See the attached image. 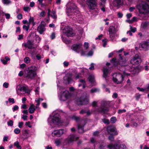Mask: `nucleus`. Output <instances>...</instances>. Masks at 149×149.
Wrapping results in <instances>:
<instances>
[{
	"label": "nucleus",
	"mask_w": 149,
	"mask_h": 149,
	"mask_svg": "<svg viewBox=\"0 0 149 149\" xmlns=\"http://www.w3.org/2000/svg\"><path fill=\"white\" fill-rule=\"evenodd\" d=\"M24 62L26 63H30V59L28 57H25L24 59Z\"/></svg>",
	"instance_id": "c9c22d12"
},
{
	"label": "nucleus",
	"mask_w": 149,
	"mask_h": 149,
	"mask_svg": "<svg viewBox=\"0 0 149 149\" xmlns=\"http://www.w3.org/2000/svg\"><path fill=\"white\" fill-rule=\"evenodd\" d=\"M72 74H68L64 77L63 79L65 83L69 84L72 81Z\"/></svg>",
	"instance_id": "412c9836"
},
{
	"label": "nucleus",
	"mask_w": 149,
	"mask_h": 149,
	"mask_svg": "<svg viewBox=\"0 0 149 149\" xmlns=\"http://www.w3.org/2000/svg\"><path fill=\"white\" fill-rule=\"evenodd\" d=\"M19 109V107L17 105L15 106L13 108V111L14 112Z\"/></svg>",
	"instance_id": "4d7b16f0"
},
{
	"label": "nucleus",
	"mask_w": 149,
	"mask_h": 149,
	"mask_svg": "<svg viewBox=\"0 0 149 149\" xmlns=\"http://www.w3.org/2000/svg\"><path fill=\"white\" fill-rule=\"evenodd\" d=\"M119 56L120 57L119 65H120L119 69L123 72L124 75H130V73H129L128 72V71L131 72L134 69V68L133 67H130L131 65H128L125 60L124 61L123 57L121 56L120 54L119 55ZM130 65H131V64H130Z\"/></svg>",
	"instance_id": "f03ea898"
},
{
	"label": "nucleus",
	"mask_w": 149,
	"mask_h": 149,
	"mask_svg": "<svg viewBox=\"0 0 149 149\" xmlns=\"http://www.w3.org/2000/svg\"><path fill=\"white\" fill-rule=\"evenodd\" d=\"M8 83L7 82H5L3 84V86L6 88L8 87Z\"/></svg>",
	"instance_id": "13d9d810"
},
{
	"label": "nucleus",
	"mask_w": 149,
	"mask_h": 149,
	"mask_svg": "<svg viewBox=\"0 0 149 149\" xmlns=\"http://www.w3.org/2000/svg\"><path fill=\"white\" fill-rule=\"evenodd\" d=\"M107 130L108 133L110 135H116L118 134L116 128L112 125L107 126Z\"/></svg>",
	"instance_id": "ddd939ff"
},
{
	"label": "nucleus",
	"mask_w": 149,
	"mask_h": 149,
	"mask_svg": "<svg viewBox=\"0 0 149 149\" xmlns=\"http://www.w3.org/2000/svg\"><path fill=\"white\" fill-rule=\"evenodd\" d=\"M29 24L28 26L25 25H24L23 26V28L25 29L26 31H28L29 29Z\"/></svg>",
	"instance_id": "603ef678"
},
{
	"label": "nucleus",
	"mask_w": 149,
	"mask_h": 149,
	"mask_svg": "<svg viewBox=\"0 0 149 149\" xmlns=\"http://www.w3.org/2000/svg\"><path fill=\"white\" fill-rule=\"evenodd\" d=\"M61 142V140L59 139H57L55 141V143L57 146L59 145L60 144Z\"/></svg>",
	"instance_id": "c03bdc74"
},
{
	"label": "nucleus",
	"mask_w": 149,
	"mask_h": 149,
	"mask_svg": "<svg viewBox=\"0 0 149 149\" xmlns=\"http://www.w3.org/2000/svg\"><path fill=\"white\" fill-rule=\"evenodd\" d=\"M111 102L108 101H103L102 102L101 107L97 110L99 113H107L108 111V107L110 106Z\"/></svg>",
	"instance_id": "6e6552de"
},
{
	"label": "nucleus",
	"mask_w": 149,
	"mask_h": 149,
	"mask_svg": "<svg viewBox=\"0 0 149 149\" xmlns=\"http://www.w3.org/2000/svg\"><path fill=\"white\" fill-rule=\"evenodd\" d=\"M35 108L36 107L34 104H31L29 109V113H34L35 110Z\"/></svg>",
	"instance_id": "bb28decb"
},
{
	"label": "nucleus",
	"mask_w": 149,
	"mask_h": 149,
	"mask_svg": "<svg viewBox=\"0 0 149 149\" xmlns=\"http://www.w3.org/2000/svg\"><path fill=\"white\" fill-rule=\"evenodd\" d=\"M89 96L88 95H85V96H83L79 99L77 102L79 104H85L88 103L89 101Z\"/></svg>",
	"instance_id": "4468645a"
},
{
	"label": "nucleus",
	"mask_w": 149,
	"mask_h": 149,
	"mask_svg": "<svg viewBox=\"0 0 149 149\" xmlns=\"http://www.w3.org/2000/svg\"><path fill=\"white\" fill-rule=\"evenodd\" d=\"M45 15V12L44 11H42L40 13V16L42 17H44Z\"/></svg>",
	"instance_id": "5fc2aeb1"
},
{
	"label": "nucleus",
	"mask_w": 149,
	"mask_h": 149,
	"mask_svg": "<svg viewBox=\"0 0 149 149\" xmlns=\"http://www.w3.org/2000/svg\"><path fill=\"white\" fill-rule=\"evenodd\" d=\"M20 131V130L18 128H15L14 130V132L16 134L19 133Z\"/></svg>",
	"instance_id": "49530a36"
},
{
	"label": "nucleus",
	"mask_w": 149,
	"mask_h": 149,
	"mask_svg": "<svg viewBox=\"0 0 149 149\" xmlns=\"http://www.w3.org/2000/svg\"><path fill=\"white\" fill-rule=\"evenodd\" d=\"M123 4V0H113V4L115 7H119Z\"/></svg>",
	"instance_id": "4be33fe9"
},
{
	"label": "nucleus",
	"mask_w": 149,
	"mask_h": 149,
	"mask_svg": "<svg viewBox=\"0 0 149 149\" xmlns=\"http://www.w3.org/2000/svg\"><path fill=\"white\" fill-rule=\"evenodd\" d=\"M34 45V43L33 40H28L26 43L25 44L24 47H32Z\"/></svg>",
	"instance_id": "a878e982"
},
{
	"label": "nucleus",
	"mask_w": 149,
	"mask_h": 149,
	"mask_svg": "<svg viewBox=\"0 0 149 149\" xmlns=\"http://www.w3.org/2000/svg\"><path fill=\"white\" fill-rule=\"evenodd\" d=\"M68 5L69 7L67 10V14L70 18L78 21L81 20V15L75 4L73 3H69Z\"/></svg>",
	"instance_id": "f257e3e1"
},
{
	"label": "nucleus",
	"mask_w": 149,
	"mask_h": 149,
	"mask_svg": "<svg viewBox=\"0 0 149 149\" xmlns=\"http://www.w3.org/2000/svg\"><path fill=\"white\" fill-rule=\"evenodd\" d=\"M30 8L29 7H24L23 8L24 10L26 12H28L30 10Z\"/></svg>",
	"instance_id": "8fccbe9b"
},
{
	"label": "nucleus",
	"mask_w": 149,
	"mask_h": 149,
	"mask_svg": "<svg viewBox=\"0 0 149 149\" xmlns=\"http://www.w3.org/2000/svg\"><path fill=\"white\" fill-rule=\"evenodd\" d=\"M1 60L2 63L4 65L6 64L8 62L6 60L1 59Z\"/></svg>",
	"instance_id": "69168bd1"
},
{
	"label": "nucleus",
	"mask_w": 149,
	"mask_h": 149,
	"mask_svg": "<svg viewBox=\"0 0 149 149\" xmlns=\"http://www.w3.org/2000/svg\"><path fill=\"white\" fill-rule=\"evenodd\" d=\"M131 63L133 65L138 64L141 62V59L139 55L136 54L131 60Z\"/></svg>",
	"instance_id": "2eb2a0df"
},
{
	"label": "nucleus",
	"mask_w": 149,
	"mask_h": 149,
	"mask_svg": "<svg viewBox=\"0 0 149 149\" xmlns=\"http://www.w3.org/2000/svg\"><path fill=\"white\" fill-rule=\"evenodd\" d=\"M78 139V137L74 135H72L70 137H68L66 139V141L68 143L70 144L74 141L77 140Z\"/></svg>",
	"instance_id": "6ab92c4d"
},
{
	"label": "nucleus",
	"mask_w": 149,
	"mask_h": 149,
	"mask_svg": "<svg viewBox=\"0 0 149 149\" xmlns=\"http://www.w3.org/2000/svg\"><path fill=\"white\" fill-rule=\"evenodd\" d=\"M74 45L75 46H73V47H81L82 45V43L81 42H79Z\"/></svg>",
	"instance_id": "79ce46f5"
},
{
	"label": "nucleus",
	"mask_w": 149,
	"mask_h": 149,
	"mask_svg": "<svg viewBox=\"0 0 149 149\" xmlns=\"http://www.w3.org/2000/svg\"><path fill=\"white\" fill-rule=\"evenodd\" d=\"M106 0H101V1L100 3V6H105V4L106 3Z\"/></svg>",
	"instance_id": "4c0bfd02"
},
{
	"label": "nucleus",
	"mask_w": 149,
	"mask_h": 149,
	"mask_svg": "<svg viewBox=\"0 0 149 149\" xmlns=\"http://www.w3.org/2000/svg\"><path fill=\"white\" fill-rule=\"evenodd\" d=\"M103 35L102 34H100L98 36V37H96L95 38V40H100L101 38L102 37Z\"/></svg>",
	"instance_id": "774afa93"
},
{
	"label": "nucleus",
	"mask_w": 149,
	"mask_h": 149,
	"mask_svg": "<svg viewBox=\"0 0 149 149\" xmlns=\"http://www.w3.org/2000/svg\"><path fill=\"white\" fill-rule=\"evenodd\" d=\"M94 76L93 74H91L89 75L88 79L90 82L91 83H94L95 81Z\"/></svg>",
	"instance_id": "7c9ffc66"
},
{
	"label": "nucleus",
	"mask_w": 149,
	"mask_h": 149,
	"mask_svg": "<svg viewBox=\"0 0 149 149\" xmlns=\"http://www.w3.org/2000/svg\"><path fill=\"white\" fill-rule=\"evenodd\" d=\"M110 121L112 123H115L116 121V119L115 117H112L111 118Z\"/></svg>",
	"instance_id": "58836bf2"
},
{
	"label": "nucleus",
	"mask_w": 149,
	"mask_h": 149,
	"mask_svg": "<svg viewBox=\"0 0 149 149\" xmlns=\"http://www.w3.org/2000/svg\"><path fill=\"white\" fill-rule=\"evenodd\" d=\"M17 94L19 95L24 93L30 94L31 90L26 87L20 84L17 85L16 88Z\"/></svg>",
	"instance_id": "0eeeda50"
},
{
	"label": "nucleus",
	"mask_w": 149,
	"mask_h": 149,
	"mask_svg": "<svg viewBox=\"0 0 149 149\" xmlns=\"http://www.w3.org/2000/svg\"><path fill=\"white\" fill-rule=\"evenodd\" d=\"M63 32L65 35L68 37L72 36L74 35L72 29L68 27L65 28V30Z\"/></svg>",
	"instance_id": "a211bd4d"
},
{
	"label": "nucleus",
	"mask_w": 149,
	"mask_h": 149,
	"mask_svg": "<svg viewBox=\"0 0 149 149\" xmlns=\"http://www.w3.org/2000/svg\"><path fill=\"white\" fill-rule=\"evenodd\" d=\"M86 2L90 9H94L97 6V3L95 0H87Z\"/></svg>",
	"instance_id": "f3484780"
},
{
	"label": "nucleus",
	"mask_w": 149,
	"mask_h": 149,
	"mask_svg": "<svg viewBox=\"0 0 149 149\" xmlns=\"http://www.w3.org/2000/svg\"><path fill=\"white\" fill-rule=\"evenodd\" d=\"M15 146L18 149H22V147L20 145L19 142L18 141H16L14 142V144Z\"/></svg>",
	"instance_id": "2f4dec72"
},
{
	"label": "nucleus",
	"mask_w": 149,
	"mask_h": 149,
	"mask_svg": "<svg viewBox=\"0 0 149 149\" xmlns=\"http://www.w3.org/2000/svg\"><path fill=\"white\" fill-rule=\"evenodd\" d=\"M123 79V77L121 73H115L113 75V80L117 84L121 83Z\"/></svg>",
	"instance_id": "9b49d317"
},
{
	"label": "nucleus",
	"mask_w": 149,
	"mask_h": 149,
	"mask_svg": "<svg viewBox=\"0 0 149 149\" xmlns=\"http://www.w3.org/2000/svg\"><path fill=\"white\" fill-rule=\"evenodd\" d=\"M24 123L23 122H19L18 123V127L19 128L22 127V126L23 125Z\"/></svg>",
	"instance_id": "338daca9"
},
{
	"label": "nucleus",
	"mask_w": 149,
	"mask_h": 149,
	"mask_svg": "<svg viewBox=\"0 0 149 149\" xmlns=\"http://www.w3.org/2000/svg\"><path fill=\"white\" fill-rule=\"evenodd\" d=\"M3 2L5 4H8L11 3V1L8 0H2Z\"/></svg>",
	"instance_id": "a18cd8bd"
},
{
	"label": "nucleus",
	"mask_w": 149,
	"mask_h": 149,
	"mask_svg": "<svg viewBox=\"0 0 149 149\" xmlns=\"http://www.w3.org/2000/svg\"><path fill=\"white\" fill-rule=\"evenodd\" d=\"M120 141H118L115 143L114 145H113L112 144L108 145L107 147L109 149H116L117 148L120 147Z\"/></svg>",
	"instance_id": "5701e85b"
},
{
	"label": "nucleus",
	"mask_w": 149,
	"mask_h": 149,
	"mask_svg": "<svg viewBox=\"0 0 149 149\" xmlns=\"http://www.w3.org/2000/svg\"><path fill=\"white\" fill-rule=\"evenodd\" d=\"M57 83L59 89L58 96L59 100L64 101L69 99L71 95L69 92L65 90V88L63 87H59L58 83Z\"/></svg>",
	"instance_id": "20e7f679"
},
{
	"label": "nucleus",
	"mask_w": 149,
	"mask_h": 149,
	"mask_svg": "<svg viewBox=\"0 0 149 149\" xmlns=\"http://www.w3.org/2000/svg\"><path fill=\"white\" fill-rule=\"evenodd\" d=\"M130 31L133 33H134L136 31V28L135 27H132L131 25L130 26Z\"/></svg>",
	"instance_id": "a19ab883"
},
{
	"label": "nucleus",
	"mask_w": 149,
	"mask_h": 149,
	"mask_svg": "<svg viewBox=\"0 0 149 149\" xmlns=\"http://www.w3.org/2000/svg\"><path fill=\"white\" fill-rule=\"evenodd\" d=\"M61 37L63 41L65 44H68L70 42V41L69 40H67L66 38H64L63 37V35H61Z\"/></svg>",
	"instance_id": "72a5a7b5"
},
{
	"label": "nucleus",
	"mask_w": 149,
	"mask_h": 149,
	"mask_svg": "<svg viewBox=\"0 0 149 149\" xmlns=\"http://www.w3.org/2000/svg\"><path fill=\"white\" fill-rule=\"evenodd\" d=\"M37 68L34 66L28 68L26 72L25 77L28 79H33L36 76Z\"/></svg>",
	"instance_id": "423d86ee"
},
{
	"label": "nucleus",
	"mask_w": 149,
	"mask_h": 149,
	"mask_svg": "<svg viewBox=\"0 0 149 149\" xmlns=\"http://www.w3.org/2000/svg\"><path fill=\"white\" fill-rule=\"evenodd\" d=\"M72 119L76 121H78L80 120V118L79 117L73 116L72 118Z\"/></svg>",
	"instance_id": "864d4df0"
},
{
	"label": "nucleus",
	"mask_w": 149,
	"mask_h": 149,
	"mask_svg": "<svg viewBox=\"0 0 149 149\" xmlns=\"http://www.w3.org/2000/svg\"><path fill=\"white\" fill-rule=\"evenodd\" d=\"M105 146V145L104 144V143H102L100 145L99 149H105L104 146Z\"/></svg>",
	"instance_id": "09e8293b"
},
{
	"label": "nucleus",
	"mask_w": 149,
	"mask_h": 149,
	"mask_svg": "<svg viewBox=\"0 0 149 149\" xmlns=\"http://www.w3.org/2000/svg\"><path fill=\"white\" fill-rule=\"evenodd\" d=\"M126 147L124 144H120V147L117 148L116 149H126Z\"/></svg>",
	"instance_id": "f704fd0d"
},
{
	"label": "nucleus",
	"mask_w": 149,
	"mask_h": 149,
	"mask_svg": "<svg viewBox=\"0 0 149 149\" xmlns=\"http://www.w3.org/2000/svg\"><path fill=\"white\" fill-rule=\"evenodd\" d=\"M71 49L77 53H80L81 55L91 56L93 54V50L88 52V47H71Z\"/></svg>",
	"instance_id": "39448f33"
},
{
	"label": "nucleus",
	"mask_w": 149,
	"mask_h": 149,
	"mask_svg": "<svg viewBox=\"0 0 149 149\" xmlns=\"http://www.w3.org/2000/svg\"><path fill=\"white\" fill-rule=\"evenodd\" d=\"M29 24H32L33 26L35 25V22H34L33 17H32L30 16V18L29 19Z\"/></svg>",
	"instance_id": "c756f323"
},
{
	"label": "nucleus",
	"mask_w": 149,
	"mask_h": 149,
	"mask_svg": "<svg viewBox=\"0 0 149 149\" xmlns=\"http://www.w3.org/2000/svg\"><path fill=\"white\" fill-rule=\"evenodd\" d=\"M35 101L37 103V104H36V108H37V107L40 105V102L39 101V100H38V99L37 98H36V99Z\"/></svg>",
	"instance_id": "de8ad7c7"
},
{
	"label": "nucleus",
	"mask_w": 149,
	"mask_h": 149,
	"mask_svg": "<svg viewBox=\"0 0 149 149\" xmlns=\"http://www.w3.org/2000/svg\"><path fill=\"white\" fill-rule=\"evenodd\" d=\"M126 111V110L125 109H119L118 110V113H121L123 112H125Z\"/></svg>",
	"instance_id": "bf43d9fd"
},
{
	"label": "nucleus",
	"mask_w": 149,
	"mask_h": 149,
	"mask_svg": "<svg viewBox=\"0 0 149 149\" xmlns=\"http://www.w3.org/2000/svg\"><path fill=\"white\" fill-rule=\"evenodd\" d=\"M102 42L103 45V47H105L107 44V40L105 39L103 40H102Z\"/></svg>",
	"instance_id": "680f3d73"
},
{
	"label": "nucleus",
	"mask_w": 149,
	"mask_h": 149,
	"mask_svg": "<svg viewBox=\"0 0 149 149\" xmlns=\"http://www.w3.org/2000/svg\"><path fill=\"white\" fill-rule=\"evenodd\" d=\"M59 112L58 110L54 111L53 112L52 116H50L48 119V124L52 127L55 125H59L63 122L59 116Z\"/></svg>",
	"instance_id": "7ed1b4c3"
},
{
	"label": "nucleus",
	"mask_w": 149,
	"mask_h": 149,
	"mask_svg": "<svg viewBox=\"0 0 149 149\" xmlns=\"http://www.w3.org/2000/svg\"><path fill=\"white\" fill-rule=\"evenodd\" d=\"M99 91V90L97 88H93L91 89V92L92 93H95Z\"/></svg>",
	"instance_id": "ea45409f"
},
{
	"label": "nucleus",
	"mask_w": 149,
	"mask_h": 149,
	"mask_svg": "<svg viewBox=\"0 0 149 149\" xmlns=\"http://www.w3.org/2000/svg\"><path fill=\"white\" fill-rule=\"evenodd\" d=\"M66 130L64 129H59L54 131L52 132V136L53 137H59L62 135L65 134Z\"/></svg>",
	"instance_id": "f8f14e48"
},
{
	"label": "nucleus",
	"mask_w": 149,
	"mask_h": 149,
	"mask_svg": "<svg viewBox=\"0 0 149 149\" xmlns=\"http://www.w3.org/2000/svg\"><path fill=\"white\" fill-rule=\"evenodd\" d=\"M102 121L105 124H108L109 123V121L108 119H104L102 120Z\"/></svg>",
	"instance_id": "3c124183"
},
{
	"label": "nucleus",
	"mask_w": 149,
	"mask_h": 149,
	"mask_svg": "<svg viewBox=\"0 0 149 149\" xmlns=\"http://www.w3.org/2000/svg\"><path fill=\"white\" fill-rule=\"evenodd\" d=\"M17 17L18 19H21L22 18V15L21 14H19L17 15Z\"/></svg>",
	"instance_id": "e2e57ef3"
},
{
	"label": "nucleus",
	"mask_w": 149,
	"mask_h": 149,
	"mask_svg": "<svg viewBox=\"0 0 149 149\" xmlns=\"http://www.w3.org/2000/svg\"><path fill=\"white\" fill-rule=\"evenodd\" d=\"M117 31V30L115 26H110L109 29V32L111 40L112 41L115 40V37L117 36L116 34Z\"/></svg>",
	"instance_id": "1a4fd4ad"
},
{
	"label": "nucleus",
	"mask_w": 149,
	"mask_h": 149,
	"mask_svg": "<svg viewBox=\"0 0 149 149\" xmlns=\"http://www.w3.org/2000/svg\"><path fill=\"white\" fill-rule=\"evenodd\" d=\"M103 76L105 78L106 80V77L108 75L109 71L108 70V68H103Z\"/></svg>",
	"instance_id": "393cba45"
},
{
	"label": "nucleus",
	"mask_w": 149,
	"mask_h": 149,
	"mask_svg": "<svg viewBox=\"0 0 149 149\" xmlns=\"http://www.w3.org/2000/svg\"><path fill=\"white\" fill-rule=\"evenodd\" d=\"M8 101L10 103H14L15 102L14 99L13 98H9Z\"/></svg>",
	"instance_id": "6e6d98bb"
},
{
	"label": "nucleus",
	"mask_w": 149,
	"mask_h": 149,
	"mask_svg": "<svg viewBox=\"0 0 149 149\" xmlns=\"http://www.w3.org/2000/svg\"><path fill=\"white\" fill-rule=\"evenodd\" d=\"M48 17H49L50 16L54 19H55L57 18V16L56 15V13L55 11L54 10H52L51 14H50L51 10L49 9L48 10Z\"/></svg>",
	"instance_id": "b1692460"
},
{
	"label": "nucleus",
	"mask_w": 149,
	"mask_h": 149,
	"mask_svg": "<svg viewBox=\"0 0 149 149\" xmlns=\"http://www.w3.org/2000/svg\"><path fill=\"white\" fill-rule=\"evenodd\" d=\"M83 127L84 126L81 125H78V131L79 132L82 133L84 132Z\"/></svg>",
	"instance_id": "473e14b6"
},
{
	"label": "nucleus",
	"mask_w": 149,
	"mask_h": 149,
	"mask_svg": "<svg viewBox=\"0 0 149 149\" xmlns=\"http://www.w3.org/2000/svg\"><path fill=\"white\" fill-rule=\"evenodd\" d=\"M149 26V22L146 21L145 22H142L141 26L142 28L145 29L147 27Z\"/></svg>",
	"instance_id": "c85d7f7f"
},
{
	"label": "nucleus",
	"mask_w": 149,
	"mask_h": 149,
	"mask_svg": "<svg viewBox=\"0 0 149 149\" xmlns=\"http://www.w3.org/2000/svg\"><path fill=\"white\" fill-rule=\"evenodd\" d=\"M82 77V74L81 73H79L76 76V79H79V81L80 82L82 83L83 88H84L85 87L86 82L84 79H81Z\"/></svg>",
	"instance_id": "aec40b11"
},
{
	"label": "nucleus",
	"mask_w": 149,
	"mask_h": 149,
	"mask_svg": "<svg viewBox=\"0 0 149 149\" xmlns=\"http://www.w3.org/2000/svg\"><path fill=\"white\" fill-rule=\"evenodd\" d=\"M13 122L12 120H10L8 122V125L9 126H12L13 125Z\"/></svg>",
	"instance_id": "0e129e2a"
},
{
	"label": "nucleus",
	"mask_w": 149,
	"mask_h": 149,
	"mask_svg": "<svg viewBox=\"0 0 149 149\" xmlns=\"http://www.w3.org/2000/svg\"><path fill=\"white\" fill-rule=\"evenodd\" d=\"M92 113H96L97 112L96 111H93L92 110L91 111V112H90L89 111H86V113L87 115L88 116H90Z\"/></svg>",
	"instance_id": "37998d69"
},
{
	"label": "nucleus",
	"mask_w": 149,
	"mask_h": 149,
	"mask_svg": "<svg viewBox=\"0 0 149 149\" xmlns=\"http://www.w3.org/2000/svg\"><path fill=\"white\" fill-rule=\"evenodd\" d=\"M111 63H112L113 65L114 66L118 65L116 62V59L115 58H113L111 61Z\"/></svg>",
	"instance_id": "e433bc0d"
},
{
	"label": "nucleus",
	"mask_w": 149,
	"mask_h": 149,
	"mask_svg": "<svg viewBox=\"0 0 149 149\" xmlns=\"http://www.w3.org/2000/svg\"><path fill=\"white\" fill-rule=\"evenodd\" d=\"M45 23L44 22H42L38 27L37 30L39 33L41 34L45 30Z\"/></svg>",
	"instance_id": "dca6fc26"
},
{
	"label": "nucleus",
	"mask_w": 149,
	"mask_h": 149,
	"mask_svg": "<svg viewBox=\"0 0 149 149\" xmlns=\"http://www.w3.org/2000/svg\"><path fill=\"white\" fill-rule=\"evenodd\" d=\"M139 46V47H149V41L142 42L140 44Z\"/></svg>",
	"instance_id": "cd10ccee"
},
{
	"label": "nucleus",
	"mask_w": 149,
	"mask_h": 149,
	"mask_svg": "<svg viewBox=\"0 0 149 149\" xmlns=\"http://www.w3.org/2000/svg\"><path fill=\"white\" fill-rule=\"evenodd\" d=\"M137 8L140 13H143L144 12H142L141 11L144 10L146 12L148 11L149 10V6L145 2H142L137 6Z\"/></svg>",
	"instance_id": "9d476101"
},
{
	"label": "nucleus",
	"mask_w": 149,
	"mask_h": 149,
	"mask_svg": "<svg viewBox=\"0 0 149 149\" xmlns=\"http://www.w3.org/2000/svg\"><path fill=\"white\" fill-rule=\"evenodd\" d=\"M94 64L92 63L91 65V66L89 67V69L91 70H94Z\"/></svg>",
	"instance_id": "052dcab7"
}]
</instances>
